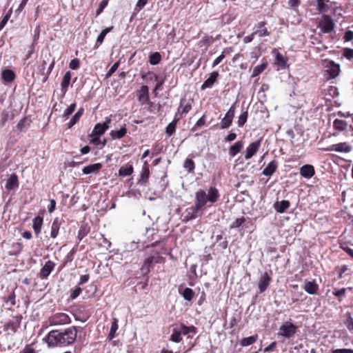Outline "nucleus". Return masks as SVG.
I'll list each match as a JSON object with an SVG mask.
<instances>
[{"mask_svg": "<svg viewBox=\"0 0 353 353\" xmlns=\"http://www.w3.org/2000/svg\"><path fill=\"white\" fill-rule=\"evenodd\" d=\"M77 329L72 326L63 330H51L43 339L48 347H64L72 345L77 339Z\"/></svg>", "mask_w": 353, "mask_h": 353, "instance_id": "f257e3e1", "label": "nucleus"}, {"mask_svg": "<svg viewBox=\"0 0 353 353\" xmlns=\"http://www.w3.org/2000/svg\"><path fill=\"white\" fill-rule=\"evenodd\" d=\"M219 190L215 187H210L206 192L200 189L195 193V203L201 209L205 206H211L216 203L219 198Z\"/></svg>", "mask_w": 353, "mask_h": 353, "instance_id": "f03ea898", "label": "nucleus"}, {"mask_svg": "<svg viewBox=\"0 0 353 353\" xmlns=\"http://www.w3.org/2000/svg\"><path fill=\"white\" fill-rule=\"evenodd\" d=\"M322 66L327 79H332L339 75L340 65L330 59L322 61Z\"/></svg>", "mask_w": 353, "mask_h": 353, "instance_id": "7ed1b4c3", "label": "nucleus"}, {"mask_svg": "<svg viewBox=\"0 0 353 353\" xmlns=\"http://www.w3.org/2000/svg\"><path fill=\"white\" fill-rule=\"evenodd\" d=\"M297 329L298 327L292 323L285 321L279 327L277 335L289 339L294 336Z\"/></svg>", "mask_w": 353, "mask_h": 353, "instance_id": "20e7f679", "label": "nucleus"}, {"mask_svg": "<svg viewBox=\"0 0 353 353\" xmlns=\"http://www.w3.org/2000/svg\"><path fill=\"white\" fill-rule=\"evenodd\" d=\"M49 325L51 326L63 325L71 322L70 317L65 313H55L48 319Z\"/></svg>", "mask_w": 353, "mask_h": 353, "instance_id": "39448f33", "label": "nucleus"}, {"mask_svg": "<svg viewBox=\"0 0 353 353\" xmlns=\"http://www.w3.org/2000/svg\"><path fill=\"white\" fill-rule=\"evenodd\" d=\"M319 28L323 33H330L334 28V23L329 15H323L319 21Z\"/></svg>", "mask_w": 353, "mask_h": 353, "instance_id": "423d86ee", "label": "nucleus"}, {"mask_svg": "<svg viewBox=\"0 0 353 353\" xmlns=\"http://www.w3.org/2000/svg\"><path fill=\"white\" fill-rule=\"evenodd\" d=\"M261 144V139L249 144L244 152V159L248 160L256 154Z\"/></svg>", "mask_w": 353, "mask_h": 353, "instance_id": "0eeeda50", "label": "nucleus"}, {"mask_svg": "<svg viewBox=\"0 0 353 353\" xmlns=\"http://www.w3.org/2000/svg\"><path fill=\"white\" fill-rule=\"evenodd\" d=\"M138 101L141 105L148 104L151 106L152 103L149 97V89L147 85H142L137 91Z\"/></svg>", "mask_w": 353, "mask_h": 353, "instance_id": "6e6552de", "label": "nucleus"}, {"mask_svg": "<svg viewBox=\"0 0 353 353\" xmlns=\"http://www.w3.org/2000/svg\"><path fill=\"white\" fill-rule=\"evenodd\" d=\"M323 150L327 152L334 151L337 152L348 153L352 150V147L347 143L343 142L330 145L327 148L323 149Z\"/></svg>", "mask_w": 353, "mask_h": 353, "instance_id": "1a4fd4ad", "label": "nucleus"}, {"mask_svg": "<svg viewBox=\"0 0 353 353\" xmlns=\"http://www.w3.org/2000/svg\"><path fill=\"white\" fill-rule=\"evenodd\" d=\"M201 208L196 203L194 205L187 208L183 214V221L188 222L190 220L194 219L198 216L199 211Z\"/></svg>", "mask_w": 353, "mask_h": 353, "instance_id": "9d476101", "label": "nucleus"}, {"mask_svg": "<svg viewBox=\"0 0 353 353\" xmlns=\"http://www.w3.org/2000/svg\"><path fill=\"white\" fill-rule=\"evenodd\" d=\"M22 320L21 315L13 316L5 325V330L15 333L21 325Z\"/></svg>", "mask_w": 353, "mask_h": 353, "instance_id": "9b49d317", "label": "nucleus"}, {"mask_svg": "<svg viewBox=\"0 0 353 353\" xmlns=\"http://www.w3.org/2000/svg\"><path fill=\"white\" fill-rule=\"evenodd\" d=\"M110 121V119L106 118L105 121L103 123H99L96 124L92 132L93 135H102L106 131V130L109 128V124Z\"/></svg>", "mask_w": 353, "mask_h": 353, "instance_id": "f8f14e48", "label": "nucleus"}, {"mask_svg": "<svg viewBox=\"0 0 353 353\" xmlns=\"http://www.w3.org/2000/svg\"><path fill=\"white\" fill-rule=\"evenodd\" d=\"M55 267V263L52 261H48L42 267L39 272V277L42 279H47Z\"/></svg>", "mask_w": 353, "mask_h": 353, "instance_id": "ddd939ff", "label": "nucleus"}, {"mask_svg": "<svg viewBox=\"0 0 353 353\" xmlns=\"http://www.w3.org/2000/svg\"><path fill=\"white\" fill-rule=\"evenodd\" d=\"M265 26V21H261L256 24L254 27V34L258 35L260 37L270 35V32Z\"/></svg>", "mask_w": 353, "mask_h": 353, "instance_id": "4468645a", "label": "nucleus"}, {"mask_svg": "<svg viewBox=\"0 0 353 353\" xmlns=\"http://www.w3.org/2000/svg\"><path fill=\"white\" fill-rule=\"evenodd\" d=\"M314 174V168L312 165H304L300 168V174L303 178L310 179Z\"/></svg>", "mask_w": 353, "mask_h": 353, "instance_id": "2eb2a0df", "label": "nucleus"}, {"mask_svg": "<svg viewBox=\"0 0 353 353\" xmlns=\"http://www.w3.org/2000/svg\"><path fill=\"white\" fill-rule=\"evenodd\" d=\"M270 277L267 272L263 273L259 281V288L260 292H263L266 290L270 281Z\"/></svg>", "mask_w": 353, "mask_h": 353, "instance_id": "dca6fc26", "label": "nucleus"}, {"mask_svg": "<svg viewBox=\"0 0 353 353\" xmlns=\"http://www.w3.org/2000/svg\"><path fill=\"white\" fill-rule=\"evenodd\" d=\"M219 77V72L216 71L212 72L210 77L203 82L201 85V89L212 88Z\"/></svg>", "mask_w": 353, "mask_h": 353, "instance_id": "f3484780", "label": "nucleus"}, {"mask_svg": "<svg viewBox=\"0 0 353 353\" xmlns=\"http://www.w3.org/2000/svg\"><path fill=\"white\" fill-rule=\"evenodd\" d=\"M303 288L309 294H316L319 290V285L314 281H305Z\"/></svg>", "mask_w": 353, "mask_h": 353, "instance_id": "a211bd4d", "label": "nucleus"}, {"mask_svg": "<svg viewBox=\"0 0 353 353\" xmlns=\"http://www.w3.org/2000/svg\"><path fill=\"white\" fill-rule=\"evenodd\" d=\"M150 176L149 165L147 161L144 162V165L142 168L140 179L139 183L141 184H146Z\"/></svg>", "mask_w": 353, "mask_h": 353, "instance_id": "6ab92c4d", "label": "nucleus"}, {"mask_svg": "<svg viewBox=\"0 0 353 353\" xmlns=\"http://www.w3.org/2000/svg\"><path fill=\"white\" fill-rule=\"evenodd\" d=\"M278 163L276 161H271L268 165L263 169L262 174L267 176H270L276 171Z\"/></svg>", "mask_w": 353, "mask_h": 353, "instance_id": "aec40b11", "label": "nucleus"}, {"mask_svg": "<svg viewBox=\"0 0 353 353\" xmlns=\"http://www.w3.org/2000/svg\"><path fill=\"white\" fill-rule=\"evenodd\" d=\"M290 205L288 201L283 200L275 202L273 207L278 213H283L290 207Z\"/></svg>", "mask_w": 353, "mask_h": 353, "instance_id": "412c9836", "label": "nucleus"}, {"mask_svg": "<svg viewBox=\"0 0 353 353\" xmlns=\"http://www.w3.org/2000/svg\"><path fill=\"white\" fill-rule=\"evenodd\" d=\"M19 186V181H18V177L15 174H12L10 175V178L8 179L6 183V188L8 190H12L14 188H18Z\"/></svg>", "mask_w": 353, "mask_h": 353, "instance_id": "4be33fe9", "label": "nucleus"}, {"mask_svg": "<svg viewBox=\"0 0 353 353\" xmlns=\"http://www.w3.org/2000/svg\"><path fill=\"white\" fill-rule=\"evenodd\" d=\"M102 168V165L99 163L90 164L84 167L82 172L84 174H90L97 172Z\"/></svg>", "mask_w": 353, "mask_h": 353, "instance_id": "5701e85b", "label": "nucleus"}, {"mask_svg": "<svg viewBox=\"0 0 353 353\" xmlns=\"http://www.w3.org/2000/svg\"><path fill=\"white\" fill-rule=\"evenodd\" d=\"M244 143L242 141L236 142L234 145H231L229 148V154L230 157H235L243 148Z\"/></svg>", "mask_w": 353, "mask_h": 353, "instance_id": "b1692460", "label": "nucleus"}, {"mask_svg": "<svg viewBox=\"0 0 353 353\" xmlns=\"http://www.w3.org/2000/svg\"><path fill=\"white\" fill-rule=\"evenodd\" d=\"M133 171L134 168L132 165L127 164L125 165H122L119 168L118 174L119 176L125 177L130 176L133 173Z\"/></svg>", "mask_w": 353, "mask_h": 353, "instance_id": "393cba45", "label": "nucleus"}, {"mask_svg": "<svg viewBox=\"0 0 353 353\" xmlns=\"http://www.w3.org/2000/svg\"><path fill=\"white\" fill-rule=\"evenodd\" d=\"M70 79L71 72L70 71H68L64 74L62 82L61 83V90L63 94H65L68 90Z\"/></svg>", "mask_w": 353, "mask_h": 353, "instance_id": "a878e982", "label": "nucleus"}, {"mask_svg": "<svg viewBox=\"0 0 353 353\" xmlns=\"http://www.w3.org/2000/svg\"><path fill=\"white\" fill-rule=\"evenodd\" d=\"M43 225V218L40 216H37L33 219L32 228L37 236L39 235Z\"/></svg>", "mask_w": 353, "mask_h": 353, "instance_id": "bb28decb", "label": "nucleus"}, {"mask_svg": "<svg viewBox=\"0 0 353 353\" xmlns=\"http://www.w3.org/2000/svg\"><path fill=\"white\" fill-rule=\"evenodd\" d=\"M60 227V223L58 218L54 219L52 223L51 231H50V236L53 239H55L58 234Z\"/></svg>", "mask_w": 353, "mask_h": 353, "instance_id": "cd10ccee", "label": "nucleus"}, {"mask_svg": "<svg viewBox=\"0 0 353 353\" xmlns=\"http://www.w3.org/2000/svg\"><path fill=\"white\" fill-rule=\"evenodd\" d=\"M2 79L3 81L8 83H10L14 81L15 78L14 72L11 70H4L1 74Z\"/></svg>", "mask_w": 353, "mask_h": 353, "instance_id": "c85d7f7f", "label": "nucleus"}, {"mask_svg": "<svg viewBox=\"0 0 353 353\" xmlns=\"http://www.w3.org/2000/svg\"><path fill=\"white\" fill-rule=\"evenodd\" d=\"M112 28H113V26L106 28L101 32L99 35L97 37V39L96 41V47L97 48H98L99 46V45H101L103 43L106 34L108 32H110L112 30Z\"/></svg>", "mask_w": 353, "mask_h": 353, "instance_id": "c756f323", "label": "nucleus"}, {"mask_svg": "<svg viewBox=\"0 0 353 353\" xmlns=\"http://www.w3.org/2000/svg\"><path fill=\"white\" fill-rule=\"evenodd\" d=\"M268 63L263 62L261 64L256 65L254 67L252 72V77H256L259 76L261 72H263L267 68Z\"/></svg>", "mask_w": 353, "mask_h": 353, "instance_id": "7c9ffc66", "label": "nucleus"}, {"mask_svg": "<svg viewBox=\"0 0 353 353\" xmlns=\"http://www.w3.org/2000/svg\"><path fill=\"white\" fill-rule=\"evenodd\" d=\"M333 126L336 130L343 131L346 130L347 123L344 120L336 119L333 122Z\"/></svg>", "mask_w": 353, "mask_h": 353, "instance_id": "2f4dec72", "label": "nucleus"}, {"mask_svg": "<svg viewBox=\"0 0 353 353\" xmlns=\"http://www.w3.org/2000/svg\"><path fill=\"white\" fill-rule=\"evenodd\" d=\"M257 339H258V335L255 334V335L250 336L249 337L243 338L241 341L240 343L243 347L248 346V345L254 344L257 341Z\"/></svg>", "mask_w": 353, "mask_h": 353, "instance_id": "473e14b6", "label": "nucleus"}, {"mask_svg": "<svg viewBox=\"0 0 353 353\" xmlns=\"http://www.w3.org/2000/svg\"><path fill=\"white\" fill-rule=\"evenodd\" d=\"M179 332L181 333V335H188L190 333H195V327L193 326L188 327L184 325H181L179 327H177Z\"/></svg>", "mask_w": 353, "mask_h": 353, "instance_id": "72a5a7b5", "label": "nucleus"}, {"mask_svg": "<svg viewBox=\"0 0 353 353\" xmlns=\"http://www.w3.org/2000/svg\"><path fill=\"white\" fill-rule=\"evenodd\" d=\"M126 128L125 127H122L119 130H112L110 132V136L112 139H121L126 134Z\"/></svg>", "mask_w": 353, "mask_h": 353, "instance_id": "f704fd0d", "label": "nucleus"}, {"mask_svg": "<svg viewBox=\"0 0 353 353\" xmlns=\"http://www.w3.org/2000/svg\"><path fill=\"white\" fill-rule=\"evenodd\" d=\"M154 262V256H149L148 257L141 268V270L145 272L148 273L150 272V268L152 263Z\"/></svg>", "mask_w": 353, "mask_h": 353, "instance_id": "c9c22d12", "label": "nucleus"}, {"mask_svg": "<svg viewBox=\"0 0 353 353\" xmlns=\"http://www.w3.org/2000/svg\"><path fill=\"white\" fill-rule=\"evenodd\" d=\"M182 296L186 301H191L194 297V293L191 288H185L181 292Z\"/></svg>", "mask_w": 353, "mask_h": 353, "instance_id": "e433bc0d", "label": "nucleus"}, {"mask_svg": "<svg viewBox=\"0 0 353 353\" xmlns=\"http://www.w3.org/2000/svg\"><path fill=\"white\" fill-rule=\"evenodd\" d=\"M170 339L175 343H179L182 341V336L177 327L173 329V332L170 336Z\"/></svg>", "mask_w": 353, "mask_h": 353, "instance_id": "4c0bfd02", "label": "nucleus"}, {"mask_svg": "<svg viewBox=\"0 0 353 353\" xmlns=\"http://www.w3.org/2000/svg\"><path fill=\"white\" fill-rule=\"evenodd\" d=\"M183 167L188 172L192 173L195 168L194 162L191 159H186Z\"/></svg>", "mask_w": 353, "mask_h": 353, "instance_id": "58836bf2", "label": "nucleus"}, {"mask_svg": "<svg viewBox=\"0 0 353 353\" xmlns=\"http://www.w3.org/2000/svg\"><path fill=\"white\" fill-rule=\"evenodd\" d=\"M161 57L159 52H154L149 57L150 63L152 65H157L161 61Z\"/></svg>", "mask_w": 353, "mask_h": 353, "instance_id": "ea45409f", "label": "nucleus"}, {"mask_svg": "<svg viewBox=\"0 0 353 353\" xmlns=\"http://www.w3.org/2000/svg\"><path fill=\"white\" fill-rule=\"evenodd\" d=\"M248 117V111H243L241 112V114L239 115L238 118L237 124L239 127H243L245 122L247 121Z\"/></svg>", "mask_w": 353, "mask_h": 353, "instance_id": "a19ab883", "label": "nucleus"}, {"mask_svg": "<svg viewBox=\"0 0 353 353\" xmlns=\"http://www.w3.org/2000/svg\"><path fill=\"white\" fill-rule=\"evenodd\" d=\"M317 8L320 12H325L329 10V6L325 2V0H316Z\"/></svg>", "mask_w": 353, "mask_h": 353, "instance_id": "79ce46f5", "label": "nucleus"}, {"mask_svg": "<svg viewBox=\"0 0 353 353\" xmlns=\"http://www.w3.org/2000/svg\"><path fill=\"white\" fill-rule=\"evenodd\" d=\"M76 108V103H73L70 105L69 107H68L63 112V117L65 118V119H68L69 117L73 113Z\"/></svg>", "mask_w": 353, "mask_h": 353, "instance_id": "37998d69", "label": "nucleus"}, {"mask_svg": "<svg viewBox=\"0 0 353 353\" xmlns=\"http://www.w3.org/2000/svg\"><path fill=\"white\" fill-rule=\"evenodd\" d=\"M275 63L284 68L286 65V59L282 54L277 53L275 57Z\"/></svg>", "mask_w": 353, "mask_h": 353, "instance_id": "c03bdc74", "label": "nucleus"}, {"mask_svg": "<svg viewBox=\"0 0 353 353\" xmlns=\"http://www.w3.org/2000/svg\"><path fill=\"white\" fill-rule=\"evenodd\" d=\"M176 122L177 120H174L166 127L165 132L169 136H171L175 132Z\"/></svg>", "mask_w": 353, "mask_h": 353, "instance_id": "a18cd8bd", "label": "nucleus"}, {"mask_svg": "<svg viewBox=\"0 0 353 353\" xmlns=\"http://www.w3.org/2000/svg\"><path fill=\"white\" fill-rule=\"evenodd\" d=\"M206 122L205 115H203L195 123V125L192 128V131H196L199 128L205 125Z\"/></svg>", "mask_w": 353, "mask_h": 353, "instance_id": "49530a36", "label": "nucleus"}, {"mask_svg": "<svg viewBox=\"0 0 353 353\" xmlns=\"http://www.w3.org/2000/svg\"><path fill=\"white\" fill-rule=\"evenodd\" d=\"M191 108H192V106L190 104H186V105H183V100H181L180 105L178 109V111L181 112V114H187L188 112H190Z\"/></svg>", "mask_w": 353, "mask_h": 353, "instance_id": "de8ad7c7", "label": "nucleus"}, {"mask_svg": "<svg viewBox=\"0 0 353 353\" xmlns=\"http://www.w3.org/2000/svg\"><path fill=\"white\" fill-rule=\"evenodd\" d=\"M75 253H76V249L74 248L66 255L64 262H63V266H65L67 263L71 262L73 260Z\"/></svg>", "mask_w": 353, "mask_h": 353, "instance_id": "09e8293b", "label": "nucleus"}, {"mask_svg": "<svg viewBox=\"0 0 353 353\" xmlns=\"http://www.w3.org/2000/svg\"><path fill=\"white\" fill-rule=\"evenodd\" d=\"M232 122V120L231 119H229L227 116L225 115V117L222 119L221 121V128L222 129L228 128L230 126L231 123Z\"/></svg>", "mask_w": 353, "mask_h": 353, "instance_id": "8fccbe9b", "label": "nucleus"}, {"mask_svg": "<svg viewBox=\"0 0 353 353\" xmlns=\"http://www.w3.org/2000/svg\"><path fill=\"white\" fill-rule=\"evenodd\" d=\"M29 125L28 120L27 118H24L21 119L17 124V128L19 131H23L27 128Z\"/></svg>", "mask_w": 353, "mask_h": 353, "instance_id": "3c124183", "label": "nucleus"}, {"mask_svg": "<svg viewBox=\"0 0 353 353\" xmlns=\"http://www.w3.org/2000/svg\"><path fill=\"white\" fill-rule=\"evenodd\" d=\"M5 302L7 304H9L10 307L15 305V294L14 291L11 292L10 294L7 298L5 299Z\"/></svg>", "mask_w": 353, "mask_h": 353, "instance_id": "603ef678", "label": "nucleus"}, {"mask_svg": "<svg viewBox=\"0 0 353 353\" xmlns=\"http://www.w3.org/2000/svg\"><path fill=\"white\" fill-rule=\"evenodd\" d=\"M148 0H138L135 7L134 11L139 12L147 4Z\"/></svg>", "mask_w": 353, "mask_h": 353, "instance_id": "864d4df0", "label": "nucleus"}, {"mask_svg": "<svg viewBox=\"0 0 353 353\" xmlns=\"http://www.w3.org/2000/svg\"><path fill=\"white\" fill-rule=\"evenodd\" d=\"M119 61H117L115 62L112 66L109 69V70L108 71V72L106 73L105 74V77L106 78H109L112 76V74L117 70V68H119Z\"/></svg>", "mask_w": 353, "mask_h": 353, "instance_id": "5fc2aeb1", "label": "nucleus"}, {"mask_svg": "<svg viewBox=\"0 0 353 353\" xmlns=\"http://www.w3.org/2000/svg\"><path fill=\"white\" fill-rule=\"evenodd\" d=\"M245 221V219L244 217H241L236 219L230 225V228H236L240 227L244 222Z\"/></svg>", "mask_w": 353, "mask_h": 353, "instance_id": "6e6d98bb", "label": "nucleus"}, {"mask_svg": "<svg viewBox=\"0 0 353 353\" xmlns=\"http://www.w3.org/2000/svg\"><path fill=\"white\" fill-rule=\"evenodd\" d=\"M108 5V0H103L100 2L98 8L96 10V15L99 16Z\"/></svg>", "mask_w": 353, "mask_h": 353, "instance_id": "4d7b16f0", "label": "nucleus"}, {"mask_svg": "<svg viewBox=\"0 0 353 353\" xmlns=\"http://www.w3.org/2000/svg\"><path fill=\"white\" fill-rule=\"evenodd\" d=\"M228 48H225L224 49V50L223 51L222 54H220L218 57H216L213 63H212V68H214L215 66H216L218 64H219L222 61L223 59L225 58V54L224 53L227 51Z\"/></svg>", "mask_w": 353, "mask_h": 353, "instance_id": "13d9d810", "label": "nucleus"}, {"mask_svg": "<svg viewBox=\"0 0 353 353\" xmlns=\"http://www.w3.org/2000/svg\"><path fill=\"white\" fill-rule=\"evenodd\" d=\"M347 315V320L345 323V325L350 331H352L353 330V318L352 317L350 313H348Z\"/></svg>", "mask_w": 353, "mask_h": 353, "instance_id": "bf43d9fd", "label": "nucleus"}, {"mask_svg": "<svg viewBox=\"0 0 353 353\" xmlns=\"http://www.w3.org/2000/svg\"><path fill=\"white\" fill-rule=\"evenodd\" d=\"M54 64H55V61L53 59L52 61V62L50 63V65L48 66V68L46 72L43 73V75H44L43 82H45L48 79L50 74L51 73L52 69L54 68Z\"/></svg>", "mask_w": 353, "mask_h": 353, "instance_id": "052dcab7", "label": "nucleus"}, {"mask_svg": "<svg viewBox=\"0 0 353 353\" xmlns=\"http://www.w3.org/2000/svg\"><path fill=\"white\" fill-rule=\"evenodd\" d=\"M80 117L79 116V114H77L76 113L74 114V115L72 117V119H70V121L68 123L67 125L68 127V128H72L73 125H74L80 119Z\"/></svg>", "mask_w": 353, "mask_h": 353, "instance_id": "680f3d73", "label": "nucleus"}, {"mask_svg": "<svg viewBox=\"0 0 353 353\" xmlns=\"http://www.w3.org/2000/svg\"><path fill=\"white\" fill-rule=\"evenodd\" d=\"M11 14V11L7 13L0 22V31L5 27Z\"/></svg>", "mask_w": 353, "mask_h": 353, "instance_id": "e2e57ef3", "label": "nucleus"}, {"mask_svg": "<svg viewBox=\"0 0 353 353\" xmlns=\"http://www.w3.org/2000/svg\"><path fill=\"white\" fill-rule=\"evenodd\" d=\"M79 65H80V61L77 58L72 59L70 63V65H69L70 68L72 70H77V69H78L79 68Z\"/></svg>", "mask_w": 353, "mask_h": 353, "instance_id": "0e129e2a", "label": "nucleus"}, {"mask_svg": "<svg viewBox=\"0 0 353 353\" xmlns=\"http://www.w3.org/2000/svg\"><path fill=\"white\" fill-rule=\"evenodd\" d=\"M81 291H82V290H81V288L77 287L75 289H74L71 292L70 298L72 299H76L77 297H78L79 296V294H81Z\"/></svg>", "mask_w": 353, "mask_h": 353, "instance_id": "69168bd1", "label": "nucleus"}, {"mask_svg": "<svg viewBox=\"0 0 353 353\" xmlns=\"http://www.w3.org/2000/svg\"><path fill=\"white\" fill-rule=\"evenodd\" d=\"M343 56L347 59H353V49L346 48L344 50Z\"/></svg>", "mask_w": 353, "mask_h": 353, "instance_id": "338daca9", "label": "nucleus"}, {"mask_svg": "<svg viewBox=\"0 0 353 353\" xmlns=\"http://www.w3.org/2000/svg\"><path fill=\"white\" fill-rule=\"evenodd\" d=\"M332 353H353L352 349H335L332 351Z\"/></svg>", "mask_w": 353, "mask_h": 353, "instance_id": "774afa93", "label": "nucleus"}]
</instances>
